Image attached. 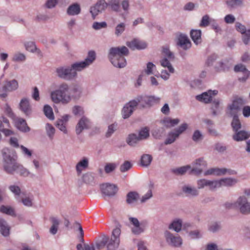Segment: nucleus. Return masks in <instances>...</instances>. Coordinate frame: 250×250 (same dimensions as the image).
Returning a JSON list of instances; mask_svg holds the SVG:
<instances>
[{"mask_svg": "<svg viewBox=\"0 0 250 250\" xmlns=\"http://www.w3.org/2000/svg\"><path fill=\"white\" fill-rule=\"evenodd\" d=\"M121 233V229L116 227L113 230L110 237L105 235H102L96 243V248L98 250H115L120 243Z\"/></svg>", "mask_w": 250, "mask_h": 250, "instance_id": "obj_1", "label": "nucleus"}, {"mask_svg": "<svg viewBox=\"0 0 250 250\" xmlns=\"http://www.w3.org/2000/svg\"><path fill=\"white\" fill-rule=\"evenodd\" d=\"M2 156L4 171L8 174H14L19 164L16 152L8 148H4L2 150Z\"/></svg>", "mask_w": 250, "mask_h": 250, "instance_id": "obj_2", "label": "nucleus"}, {"mask_svg": "<svg viewBox=\"0 0 250 250\" xmlns=\"http://www.w3.org/2000/svg\"><path fill=\"white\" fill-rule=\"evenodd\" d=\"M128 53L127 48L125 46L112 47L109 50L108 58L112 64L116 67L123 68L126 65L124 56Z\"/></svg>", "mask_w": 250, "mask_h": 250, "instance_id": "obj_3", "label": "nucleus"}, {"mask_svg": "<svg viewBox=\"0 0 250 250\" xmlns=\"http://www.w3.org/2000/svg\"><path fill=\"white\" fill-rule=\"evenodd\" d=\"M69 89V85L66 83L60 84L58 89L50 92V98L52 101L56 104H66L71 101V96L67 93Z\"/></svg>", "mask_w": 250, "mask_h": 250, "instance_id": "obj_4", "label": "nucleus"}, {"mask_svg": "<svg viewBox=\"0 0 250 250\" xmlns=\"http://www.w3.org/2000/svg\"><path fill=\"white\" fill-rule=\"evenodd\" d=\"M237 210L243 215L250 214V202L245 195H241L237 199Z\"/></svg>", "mask_w": 250, "mask_h": 250, "instance_id": "obj_5", "label": "nucleus"}, {"mask_svg": "<svg viewBox=\"0 0 250 250\" xmlns=\"http://www.w3.org/2000/svg\"><path fill=\"white\" fill-rule=\"evenodd\" d=\"M56 76L63 80H71L74 79L70 66H60L55 70Z\"/></svg>", "mask_w": 250, "mask_h": 250, "instance_id": "obj_6", "label": "nucleus"}, {"mask_svg": "<svg viewBox=\"0 0 250 250\" xmlns=\"http://www.w3.org/2000/svg\"><path fill=\"white\" fill-rule=\"evenodd\" d=\"M167 243L174 247H180L183 244V240L177 234H173L169 231H166L164 233Z\"/></svg>", "mask_w": 250, "mask_h": 250, "instance_id": "obj_7", "label": "nucleus"}, {"mask_svg": "<svg viewBox=\"0 0 250 250\" xmlns=\"http://www.w3.org/2000/svg\"><path fill=\"white\" fill-rule=\"evenodd\" d=\"M16 200L18 203L27 208H31L34 205V196L30 192H22L20 197H16Z\"/></svg>", "mask_w": 250, "mask_h": 250, "instance_id": "obj_8", "label": "nucleus"}, {"mask_svg": "<svg viewBox=\"0 0 250 250\" xmlns=\"http://www.w3.org/2000/svg\"><path fill=\"white\" fill-rule=\"evenodd\" d=\"M190 173L196 175L201 174L207 167V163L202 158L195 160L191 164Z\"/></svg>", "mask_w": 250, "mask_h": 250, "instance_id": "obj_9", "label": "nucleus"}, {"mask_svg": "<svg viewBox=\"0 0 250 250\" xmlns=\"http://www.w3.org/2000/svg\"><path fill=\"white\" fill-rule=\"evenodd\" d=\"M108 6L107 3L105 0H99L93 6L90 7V12L92 18L94 19L100 13L104 11Z\"/></svg>", "mask_w": 250, "mask_h": 250, "instance_id": "obj_10", "label": "nucleus"}, {"mask_svg": "<svg viewBox=\"0 0 250 250\" xmlns=\"http://www.w3.org/2000/svg\"><path fill=\"white\" fill-rule=\"evenodd\" d=\"M92 123L89 119L85 116H83L79 120L76 126V133L79 135L83 130L88 129L91 127Z\"/></svg>", "mask_w": 250, "mask_h": 250, "instance_id": "obj_11", "label": "nucleus"}, {"mask_svg": "<svg viewBox=\"0 0 250 250\" xmlns=\"http://www.w3.org/2000/svg\"><path fill=\"white\" fill-rule=\"evenodd\" d=\"M218 93L216 90H208L203 92L201 94L196 96V99L201 102L205 104L210 103L213 100V97L216 96Z\"/></svg>", "mask_w": 250, "mask_h": 250, "instance_id": "obj_12", "label": "nucleus"}, {"mask_svg": "<svg viewBox=\"0 0 250 250\" xmlns=\"http://www.w3.org/2000/svg\"><path fill=\"white\" fill-rule=\"evenodd\" d=\"M238 182L236 178L228 177L216 180V189L222 187H232Z\"/></svg>", "mask_w": 250, "mask_h": 250, "instance_id": "obj_13", "label": "nucleus"}, {"mask_svg": "<svg viewBox=\"0 0 250 250\" xmlns=\"http://www.w3.org/2000/svg\"><path fill=\"white\" fill-rule=\"evenodd\" d=\"M244 104V101L242 98L235 99L232 104L229 106V114L230 116L237 115L238 111L241 109Z\"/></svg>", "mask_w": 250, "mask_h": 250, "instance_id": "obj_14", "label": "nucleus"}, {"mask_svg": "<svg viewBox=\"0 0 250 250\" xmlns=\"http://www.w3.org/2000/svg\"><path fill=\"white\" fill-rule=\"evenodd\" d=\"M100 188L102 194L107 196H114L118 191V188L116 185L109 183L101 185Z\"/></svg>", "mask_w": 250, "mask_h": 250, "instance_id": "obj_15", "label": "nucleus"}, {"mask_svg": "<svg viewBox=\"0 0 250 250\" xmlns=\"http://www.w3.org/2000/svg\"><path fill=\"white\" fill-rule=\"evenodd\" d=\"M18 83L16 80L6 81L5 84L2 88L3 93H0V97L5 98L7 96V91L15 90L18 88Z\"/></svg>", "mask_w": 250, "mask_h": 250, "instance_id": "obj_16", "label": "nucleus"}, {"mask_svg": "<svg viewBox=\"0 0 250 250\" xmlns=\"http://www.w3.org/2000/svg\"><path fill=\"white\" fill-rule=\"evenodd\" d=\"M136 107V103L131 100L126 103L123 107L122 110V115L124 119L129 118L133 113Z\"/></svg>", "mask_w": 250, "mask_h": 250, "instance_id": "obj_17", "label": "nucleus"}, {"mask_svg": "<svg viewBox=\"0 0 250 250\" xmlns=\"http://www.w3.org/2000/svg\"><path fill=\"white\" fill-rule=\"evenodd\" d=\"M70 118V116L69 115L65 114L58 119L56 122V127L64 134L67 133L66 125Z\"/></svg>", "mask_w": 250, "mask_h": 250, "instance_id": "obj_18", "label": "nucleus"}, {"mask_svg": "<svg viewBox=\"0 0 250 250\" xmlns=\"http://www.w3.org/2000/svg\"><path fill=\"white\" fill-rule=\"evenodd\" d=\"M198 189H202L208 187L209 190H216V180H208L205 179H202L197 181Z\"/></svg>", "mask_w": 250, "mask_h": 250, "instance_id": "obj_19", "label": "nucleus"}, {"mask_svg": "<svg viewBox=\"0 0 250 250\" xmlns=\"http://www.w3.org/2000/svg\"><path fill=\"white\" fill-rule=\"evenodd\" d=\"M19 107L20 110L26 115H30L32 113V107L29 100L27 98H24L21 100Z\"/></svg>", "mask_w": 250, "mask_h": 250, "instance_id": "obj_20", "label": "nucleus"}, {"mask_svg": "<svg viewBox=\"0 0 250 250\" xmlns=\"http://www.w3.org/2000/svg\"><path fill=\"white\" fill-rule=\"evenodd\" d=\"M234 70L236 72H242L243 76L239 77V80L241 82L245 81L249 77L250 72L246 68V66L241 64H238L234 66Z\"/></svg>", "mask_w": 250, "mask_h": 250, "instance_id": "obj_21", "label": "nucleus"}, {"mask_svg": "<svg viewBox=\"0 0 250 250\" xmlns=\"http://www.w3.org/2000/svg\"><path fill=\"white\" fill-rule=\"evenodd\" d=\"M74 79L77 76V72H80L88 66L83 61L75 62L70 65Z\"/></svg>", "mask_w": 250, "mask_h": 250, "instance_id": "obj_22", "label": "nucleus"}, {"mask_svg": "<svg viewBox=\"0 0 250 250\" xmlns=\"http://www.w3.org/2000/svg\"><path fill=\"white\" fill-rule=\"evenodd\" d=\"M126 45L132 50L143 49L146 48V44L145 42L137 39H134L126 42Z\"/></svg>", "mask_w": 250, "mask_h": 250, "instance_id": "obj_23", "label": "nucleus"}, {"mask_svg": "<svg viewBox=\"0 0 250 250\" xmlns=\"http://www.w3.org/2000/svg\"><path fill=\"white\" fill-rule=\"evenodd\" d=\"M177 45L183 49L187 50L191 46V43L187 35L180 34L178 37Z\"/></svg>", "mask_w": 250, "mask_h": 250, "instance_id": "obj_24", "label": "nucleus"}, {"mask_svg": "<svg viewBox=\"0 0 250 250\" xmlns=\"http://www.w3.org/2000/svg\"><path fill=\"white\" fill-rule=\"evenodd\" d=\"M15 125L19 130L23 132H27L30 130L26 124V121L22 118H17L15 120Z\"/></svg>", "mask_w": 250, "mask_h": 250, "instance_id": "obj_25", "label": "nucleus"}, {"mask_svg": "<svg viewBox=\"0 0 250 250\" xmlns=\"http://www.w3.org/2000/svg\"><path fill=\"white\" fill-rule=\"evenodd\" d=\"M182 220L180 218H175L169 224L168 228L169 229L178 233L182 230Z\"/></svg>", "mask_w": 250, "mask_h": 250, "instance_id": "obj_26", "label": "nucleus"}, {"mask_svg": "<svg viewBox=\"0 0 250 250\" xmlns=\"http://www.w3.org/2000/svg\"><path fill=\"white\" fill-rule=\"evenodd\" d=\"M129 221L134 226L132 228V232L136 235L141 234L144 231V229L140 226V223L136 218L130 217Z\"/></svg>", "mask_w": 250, "mask_h": 250, "instance_id": "obj_27", "label": "nucleus"}, {"mask_svg": "<svg viewBox=\"0 0 250 250\" xmlns=\"http://www.w3.org/2000/svg\"><path fill=\"white\" fill-rule=\"evenodd\" d=\"M83 89L81 85L75 84H73L70 90V95L71 96V99L72 98L77 99L79 98L82 93Z\"/></svg>", "mask_w": 250, "mask_h": 250, "instance_id": "obj_28", "label": "nucleus"}, {"mask_svg": "<svg viewBox=\"0 0 250 250\" xmlns=\"http://www.w3.org/2000/svg\"><path fill=\"white\" fill-rule=\"evenodd\" d=\"M89 165V159L87 157H83L77 164L76 169L78 174H81L83 170L86 169Z\"/></svg>", "mask_w": 250, "mask_h": 250, "instance_id": "obj_29", "label": "nucleus"}, {"mask_svg": "<svg viewBox=\"0 0 250 250\" xmlns=\"http://www.w3.org/2000/svg\"><path fill=\"white\" fill-rule=\"evenodd\" d=\"M81 11V8L80 4L75 3L68 6L66 10V13L69 16H76L79 15Z\"/></svg>", "mask_w": 250, "mask_h": 250, "instance_id": "obj_30", "label": "nucleus"}, {"mask_svg": "<svg viewBox=\"0 0 250 250\" xmlns=\"http://www.w3.org/2000/svg\"><path fill=\"white\" fill-rule=\"evenodd\" d=\"M250 137V133L244 131H237L233 135V139L236 141H241Z\"/></svg>", "mask_w": 250, "mask_h": 250, "instance_id": "obj_31", "label": "nucleus"}, {"mask_svg": "<svg viewBox=\"0 0 250 250\" xmlns=\"http://www.w3.org/2000/svg\"><path fill=\"white\" fill-rule=\"evenodd\" d=\"M183 191L188 196H197L199 194L198 189L193 187L189 185H185L182 188Z\"/></svg>", "mask_w": 250, "mask_h": 250, "instance_id": "obj_32", "label": "nucleus"}, {"mask_svg": "<svg viewBox=\"0 0 250 250\" xmlns=\"http://www.w3.org/2000/svg\"><path fill=\"white\" fill-rule=\"evenodd\" d=\"M10 227L7 222L2 218H0V232L4 237L9 234Z\"/></svg>", "mask_w": 250, "mask_h": 250, "instance_id": "obj_33", "label": "nucleus"}, {"mask_svg": "<svg viewBox=\"0 0 250 250\" xmlns=\"http://www.w3.org/2000/svg\"><path fill=\"white\" fill-rule=\"evenodd\" d=\"M190 37L196 44L200 43L201 39V30L199 29H193L190 31Z\"/></svg>", "mask_w": 250, "mask_h": 250, "instance_id": "obj_34", "label": "nucleus"}, {"mask_svg": "<svg viewBox=\"0 0 250 250\" xmlns=\"http://www.w3.org/2000/svg\"><path fill=\"white\" fill-rule=\"evenodd\" d=\"M147 95H139L132 100V101L136 103V106L140 104L142 107L145 108L147 107Z\"/></svg>", "mask_w": 250, "mask_h": 250, "instance_id": "obj_35", "label": "nucleus"}, {"mask_svg": "<svg viewBox=\"0 0 250 250\" xmlns=\"http://www.w3.org/2000/svg\"><path fill=\"white\" fill-rule=\"evenodd\" d=\"M161 122L167 127H170L174 126L177 125L180 122V120L178 119H172L170 117L165 118Z\"/></svg>", "mask_w": 250, "mask_h": 250, "instance_id": "obj_36", "label": "nucleus"}, {"mask_svg": "<svg viewBox=\"0 0 250 250\" xmlns=\"http://www.w3.org/2000/svg\"><path fill=\"white\" fill-rule=\"evenodd\" d=\"M173 60H170L166 57H163L160 61V63L161 66L167 68L168 71L170 73H173L174 72V69L172 67L170 62Z\"/></svg>", "mask_w": 250, "mask_h": 250, "instance_id": "obj_37", "label": "nucleus"}, {"mask_svg": "<svg viewBox=\"0 0 250 250\" xmlns=\"http://www.w3.org/2000/svg\"><path fill=\"white\" fill-rule=\"evenodd\" d=\"M152 161V157L150 154H144L141 157V165L144 167H148Z\"/></svg>", "mask_w": 250, "mask_h": 250, "instance_id": "obj_38", "label": "nucleus"}, {"mask_svg": "<svg viewBox=\"0 0 250 250\" xmlns=\"http://www.w3.org/2000/svg\"><path fill=\"white\" fill-rule=\"evenodd\" d=\"M220 101L218 99H214L211 103V110L212 114L216 116L220 113L221 108L219 106Z\"/></svg>", "mask_w": 250, "mask_h": 250, "instance_id": "obj_39", "label": "nucleus"}, {"mask_svg": "<svg viewBox=\"0 0 250 250\" xmlns=\"http://www.w3.org/2000/svg\"><path fill=\"white\" fill-rule=\"evenodd\" d=\"M24 46L27 51L32 53L36 52L38 54L41 53V51L37 48L35 43L33 42H27L24 43Z\"/></svg>", "mask_w": 250, "mask_h": 250, "instance_id": "obj_40", "label": "nucleus"}, {"mask_svg": "<svg viewBox=\"0 0 250 250\" xmlns=\"http://www.w3.org/2000/svg\"><path fill=\"white\" fill-rule=\"evenodd\" d=\"M140 141L138 135L135 133L129 135L126 139L127 143L130 146H135Z\"/></svg>", "mask_w": 250, "mask_h": 250, "instance_id": "obj_41", "label": "nucleus"}, {"mask_svg": "<svg viewBox=\"0 0 250 250\" xmlns=\"http://www.w3.org/2000/svg\"><path fill=\"white\" fill-rule=\"evenodd\" d=\"M52 226L50 229L49 232L53 235L57 233L58 227L60 224V221L56 217H52L51 219Z\"/></svg>", "mask_w": 250, "mask_h": 250, "instance_id": "obj_42", "label": "nucleus"}, {"mask_svg": "<svg viewBox=\"0 0 250 250\" xmlns=\"http://www.w3.org/2000/svg\"><path fill=\"white\" fill-rule=\"evenodd\" d=\"M178 137V134H177L174 130L170 131L168 133L167 137L165 141V144H171L174 143Z\"/></svg>", "mask_w": 250, "mask_h": 250, "instance_id": "obj_43", "label": "nucleus"}, {"mask_svg": "<svg viewBox=\"0 0 250 250\" xmlns=\"http://www.w3.org/2000/svg\"><path fill=\"white\" fill-rule=\"evenodd\" d=\"M161 98L154 95H147V107H151L154 104H158L160 101Z\"/></svg>", "mask_w": 250, "mask_h": 250, "instance_id": "obj_44", "label": "nucleus"}, {"mask_svg": "<svg viewBox=\"0 0 250 250\" xmlns=\"http://www.w3.org/2000/svg\"><path fill=\"white\" fill-rule=\"evenodd\" d=\"M15 172L23 177H27L30 174V172L28 169L24 167L23 165L20 163L17 167Z\"/></svg>", "mask_w": 250, "mask_h": 250, "instance_id": "obj_45", "label": "nucleus"}, {"mask_svg": "<svg viewBox=\"0 0 250 250\" xmlns=\"http://www.w3.org/2000/svg\"><path fill=\"white\" fill-rule=\"evenodd\" d=\"M96 59V53L94 51L91 50L88 52L87 56L85 59L83 61L86 64L89 66L91 65Z\"/></svg>", "mask_w": 250, "mask_h": 250, "instance_id": "obj_46", "label": "nucleus"}, {"mask_svg": "<svg viewBox=\"0 0 250 250\" xmlns=\"http://www.w3.org/2000/svg\"><path fill=\"white\" fill-rule=\"evenodd\" d=\"M45 129L47 135L49 139L52 140L54 138L55 133V128L52 125L47 123L45 125Z\"/></svg>", "mask_w": 250, "mask_h": 250, "instance_id": "obj_47", "label": "nucleus"}, {"mask_svg": "<svg viewBox=\"0 0 250 250\" xmlns=\"http://www.w3.org/2000/svg\"><path fill=\"white\" fill-rule=\"evenodd\" d=\"M139 198V194L136 192H129L127 194L126 202L131 204L136 202Z\"/></svg>", "mask_w": 250, "mask_h": 250, "instance_id": "obj_48", "label": "nucleus"}, {"mask_svg": "<svg viewBox=\"0 0 250 250\" xmlns=\"http://www.w3.org/2000/svg\"><path fill=\"white\" fill-rule=\"evenodd\" d=\"M188 236L190 239L197 240L202 237L201 231L198 229L189 231L188 232Z\"/></svg>", "mask_w": 250, "mask_h": 250, "instance_id": "obj_49", "label": "nucleus"}, {"mask_svg": "<svg viewBox=\"0 0 250 250\" xmlns=\"http://www.w3.org/2000/svg\"><path fill=\"white\" fill-rule=\"evenodd\" d=\"M43 112L47 118L51 120L54 119V115L52 107L48 104H46L43 107Z\"/></svg>", "mask_w": 250, "mask_h": 250, "instance_id": "obj_50", "label": "nucleus"}, {"mask_svg": "<svg viewBox=\"0 0 250 250\" xmlns=\"http://www.w3.org/2000/svg\"><path fill=\"white\" fill-rule=\"evenodd\" d=\"M0 212L11 215L12 216H15L16 214L13 208L10 206H2L0 208Z\"/></svg>", "mask_w": 250, "mask_h": 250, "instance_id": "obj_51", "label": "nucleus"}, {"mask_svg": "<svg viewBox=\"0 0 250 250\" xmlns=\"http://www.w3.org/2000/svg\"><path fill=\"white\" fill-rule=\"evenodd\" d=\"M125 24L124 22H121L118 24L115 28V35L117 37L120 36L125 29Z\"/></svg>", "mask_w": 250, "mask_h": 250, "instance_id": "obj_52", "label": "nucleus"}, {"mask_svg": "<svg viewBox=\"0 0 250 250\" xmlns=\"http://www.w3.org/2000/svg\"><path fill=\"white\" fill-rule=\"evenodd\" d=\"M141 141L146 140L149 136V130L147 127L142 128L137 134Z\"/></svg>", "mask_w": 250, "mask_h": 250, "instance_id": "obj_53", "label": "nucleus"}, {"mask_svg": "<svg viewBox=\"0 0 250 250\" xmlns=\"http://www.w3.org/2000/svg\"><path fill=\"white\" fill-rule=\"evenodd\" d=\"M190 169H191V166L188 165L173 169L172 171L175 174L182 175L184 174L188 170Z\"/></svg>", "mask_w": 250, "mask_h": 250, "instance_id": "obj_54", "label": "nucleus"}, {"mask_svg": "<svg viewBox=\"0 0 250 250\" xmlns=\"http://www.w3.org/2000/svg\"><path fill=\"white\" fill-rule=\"evenodd\" d=\"M232 116L233 120L231 122V126L233 128V131L235 132H237L241 128V123L237 115H234Z\"/></svg>", "mask_w": 250, "mask_h": 250, "instance_id": "obj_55", "label": "nucleus"}, {"mask_svg": "<svg viewBox=\"0 0 250 250\" xmlns=\"http://www.w3.org/2000/svg\"><path fill=\"white\" fill-rule=\"evenodd\" d=\"M162 54L163 57H166L170 60H174V56L173 53L170 51L167 46L163 47Z\"/></svg>", "mask_w": 250, "mask_h": 250, "instance_id": "obj_56", "label": "nucleus"}, {"mask_svg": "<svg viewBox=\"0 0 250 250\" xmlns=\"http://www.w3.org/2000/svg\"><path fill=\"white\" fill-rule=\"evenodd\" d=\"M9 189L15 195L16 199V197H20L22 193L20 188L17 185H11L9 187Z\"/></svg>", "mask_w": 250, "mask_h": 250, "instance_id": "obj_57", "label": "nucleus"}, {"mask_svg": "<svg viewBox=\"0 0 250 250\" xmlns=\"http://www.w3.org/2000/svg\"><path fill=\"white\" fill-rule=\"evenodd\" d=\"M117 124L114 123L111 125H110L108 126V128L107 131L105 133V137L106 138H109L111 137L112 134L114 133V132L117 130Z\"/></svg>", "mask_w": 250, "mask_h": 250, "instance_id": "obj_58", "label": "nucleus"}, {"mask_svg": "<svg viewBox=\"0 0 250 250\" xmlns=\"http://www.w3.org/2000/svg\"><path fill=\"white\" fill-rule=\"evenodd\" d=\"M111 8L115 11L118 12L120 10V1L119 0H110L107 3Z\"/></svg>", "mask_w": 250, "mask_h": 250, "instance_id": "obj_59", "label": "nucleus"}, {"mask_svg": "<svg viewBox=\"0 0 250 250\" xmlns=\"http://www.w3.org/2000/svg\"><path fill=\"white\" fill-rule=\"evenodd\" d=\"M72 113L75 116H83L84 113L83 108L79 105H75L73 107Z\"/></svg>", "mask_w": 250, "mask_h": 250, "instance_id": "obj_60", "label": "nucleus"}, {"mask_svg": "<svg viewBox=\"0 0 250 250\" xmlns=\"http://www.w3.org/2000/svg\"><path fill=\"white\" fill-rule=\"evenodd\" d=\"M203 139V135L202 132L199 130H196L194 131L192 139L195 142H199L202 141Z\"/></svg>", "mask_w": 250, "mask_h": 250, "instance_id": "obj_61", "label": "nucleus"}, {"mask_svg": "<svg viewBox=\"0 0 250 250\" xmlns=\"http://www.w3.org/2000/svg\"><path fill=\"white\" fill-rule=\"evenodd\" d=\"M226 3L229 7H234L236 6L242 5L243 0H227Z\"/></svg>", "mask_w": 250, "mask_h": 250, "instance_id": "obj_62", "label": "nucleus"}, {"mask_svg": "<svg viewBox=\"0 0 250 250\" xmlns=\"http://www.w3.org/2000/svg\"><path fill=\"white\" fill-rule=\"evenodd\" d=\"M202 250H219L217 244L214 242H209L204 246Z\"/></svg>", "mask_w": 250, "mask_h": 250, "instance_id": "obj_63", "label": "nucleus"}, {"mask_svg": "<svg viewBox=\"0 0 250 250\" xmlns=\"http://www.w3.org/2000/svg\"><path fill=\"white\" fill-rule=\"evenodd\" d=\"M77 250H95V247L93 245H88L86 244H84L83 248L82 244H78L77 245Z\"/></svg>", "mask_w": 250, "mask_h": 250, "instance_id": "obj_64", "label": "nucleus"}]
</instances>
